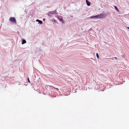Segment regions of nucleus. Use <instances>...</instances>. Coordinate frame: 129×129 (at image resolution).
Returning <instances> with one entry per match:
<instances>
[{
    "instance_id": "9d476101",
    "label": "nucleus",
    "mask_w": 129,
    "mask_h": 129,
    "mask_svg": "<svg viewBox=\"0 0 129 129\" xmlns=\"http://www.w3.org/2000/svg\"><path fill=\"white\" fill-rule=\"evenodd\" d=\"M27 80H28V82H29V83H30V81H29V79L28 77L27 78Z\"/></svg>"
},
{
    "instance_id": "f03ea898",
    "label": "nucleus",
    "mask_w": 129,
    "mask_h": 129,
    "mask_svg": "<svg viewBox=\"0 0 129 129\" xmlns=\"http://www.w3.org/2000/svg\"><path fill=\"white\" fill-rule=\"evenodd\" d=\"M10 20L11 21L13 22H16V20L14 17H10Z\"/></svg>"
},
{
    "instance_id": "39448f33",
    "label": "nucleus",
    "mask_w": 129,
    "mask_h": 129,
    "mask_svg": "<svg viewBox=\"0 0 129 129\" xmlns=\"http://www.w3.org/2000/svg\"><path fill=\"white\" fill-rule=\"evenodd\" d=\"M90 18H99V16L98 15L95 16H91L90 17Z\"/></svg>"
},
{
    "instance_id": "0eeeda50",
    "label": "nucleus",
    "mask_w": 129,
    "mask_h": 129,
    "mask_svg": "<svg viewBox=\"0 0 129 129\" xmlns=\"http://www.w3.org/2000/svg\"><path fill=\"white\" fill-rule=\"evenodd\" d=\"M26 42L25 40H23L22 41V44H24L26 43Z\"/></svg>"
},
{
    "instance_id": "423d86ee",
    "label": "nucleus",
    "mask_w": 129,
    "mask_h": 129,
    "mask_svg": "<svg viewBox=\"0 0 129 129\" xmlns=\"http://www.w3.org/2000/svg\"><path fill=\"white\" fill-rule=\"evenodd\" d=\"M36 21L38 22L40 24H42L43 22L41 20H39L38 19H37L36 20Z\"/></svg>"
},
{
    "instance_id": "f8f14e48",
    "label": "nucleus",
    "mask_w": 129,
    "mask_h": 129,
    "mask_svg": "<svg viewBox=\"0 0 129 129\" xmlns=\"http://www.w3.org/2000/svg\"><path fill=\"white\" fill-rule=\"evenodd\" d=\"M127 29H129V27H127Z\"/></svg>"
},
{
    "instance_id": "7ed1b4c3",
    "label": "nucleus",
    "mask_w": 129,
    "mask_h": 129,
    "mask_svg": "<svg viewBox=\"0 0 129 129\" xmlns=\"http://www.w3.org/2000/svg\"><path fill=\"white\" fill-rule=\"evenodd\" d=\"M54 13H55V14H57V12L56 10L53 11H50L49 12V14H53Z\"/></svg>"
},
{
    "instance_id": "6e6552de",
    "label": "nucleus",
    "mask_w": 129,
    "mask_h": 129,
    "mask_svg": "<svg viewBox=\"0 0 129 129\" xmlns=\"http://www.w3.org/2000/svg\"><path fill=\"white\" fill-rule=\"evenodd\" d=\"M96 57H97V58H99V55L97 53H96Z\"/></svg>"
},
{
    "instance_id": "1a4fd4ad",
    "label": "nucleus",
    "mask_w": 129,
    "mask_h": 129,
    "mask_svg": "<svg viewBox=\"0 0 129 129\" xmlns=\"http://www.w3.org/2000/svg\"><path fill=\"white\" fill-rule=\"evenodd\" d=\"M114 7H115V8L117 10H118V9L117 8V7L115 6Z\"/></svg>"
},
{
    "instance_id": "9b49d317",
    "label": "nucleus",
    "mask_w": 129,
    "mask_h": 129,
    "mask_svg": "<svg viewBox=\"0 0 129 129\" xmlns=\"http://www.w3.org/2000/svg\"><path fill=\"white\" fill-rule=\"evenodd\" d=\"M53 87V88H55V89H57V90H59V89H58V88H56L55 87Z\"/></svg>"
},
{
    "instance_id": "ddd939ff",
    "label": "nucleus",
    "mask_w": 129,
    "mask_h": 129,
    "mask_svg": "<svg viewBox=\"0 0 129 129\" xmlns=\"http://www.w3.org/2000/svg\"><path fill=\"white\" fill-rule=\"evenodd\" d=\"M114 58H115V59H117V58L116 57Z\"/></svg>"
},
{
    "instance_id": "f257e3e1",
    "label": "nucleus",
    "mask_w": 129,
    "mask_h": 129,
    "mask_svg": "<svg viewBox=\"0 0 129 129\" xmlns=\"http://www.w3.org/2000/svg\"><path fill=\"white\" fill-rule=\"evenodd\" d=\"M99 18H105V16L104 14H101L98 15Z\"/></svg>"
},
{
    "instance_id": "20e7f679",
    "label": "nucleus",
    "mask_w": 129,
    "mask_h": 129,
    "mask_svg": "<svg viewBox=\"0 0 129 129\" xmlns=\"http://www.w3.org/2000/svg\"><path fill=\"white\" fill-rule=\"evenodd\" d=\"M86 2L87 6H89L90 5L91 3L88 0H86Z\"/></svg>"
}]
</instances>
